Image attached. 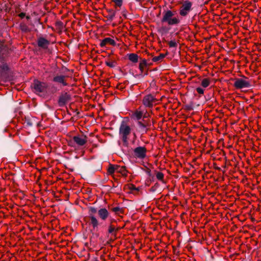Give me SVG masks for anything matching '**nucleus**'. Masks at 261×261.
Listing matches in <instances>:
<instances>
[{"mask_svg": "<svg viewBox=\"0 0 261 261\" xmlns=\"http://www.w3.org/2000/svg\"><path fill=\"white\" fill-rule=\"evenodd\" d=\"M88 209V216L87 218H85V220L88 222L89 225L92 226L93 230H97L99 222L94 214L97 212L98 213V210L94 206H89Z\"/></svg>", "mask_w": 261, "mask_h": 261, "instance_id": "obj_1", "label": "nucleus"}, {"mask_svg": "<svg viewBox=\"0 0 261 261\" xmlns=\"http://www.w3.org/2000/svg\"><path fill=\"white\" fill-rule=\"evenodd\" d=\"M131 128L124 121H122L119 127V135L123 142V145L127 147L128 145V136L130 134Z\"/></svg>", "mask_w": 261, "mask_h": 261, "instance_id": "obj_2", "label": "nucleus"}, {"mask_svg": "<svg viewBox=\"0 0 261 261\" xmlns=\"http://www.w3.org/2000/svg\"><path fill=\"white\" fill-rule=\"evenodd\" d=\"M163 18L161 19L162 23L166 22L168 25H172L177 24L180 20L176 17H173L174 13L170 10L164 11L163 13Z\"/></svg>", "mask_w": 261, "mask_h": 261, "instance_id": "obj_3", "label": "nucleus"}, {"mask_svg": "<svg viewBox=\"0 0 261 261\" xmlns=\"http://www.w3.org/2000/svg\"><path fill=\"white\" fill-rule=\"evenodd\" d=\"M31 87L34 89L35 93H43L46 91L48 85L46 83L35 80L32 84Z\"/></svg>", "mask_w": 261, "mask_h": 261, "instance_id": "obj_4", "label": "nucleus"}, {"mask_svg": "<svg viewBox=\"0 0 261 261\" xmlns=\"http://www.w3.org/2000/svg\"><path fill=\"white\" fill-rule=\"evenodd\" d=\"M244 79H234L233 80L234 81L233 86L237 89H241L245 88H249L251 87V84L249 82L245 80L248 79V77L243 76Z\"/></svg>", "mask_w": 261, "mask_h": 261, "instance_id": "obj_5", "label": "nucleus"}, {"mask_svg": "<svg viewBox=\"0 0 261 261\" xmlns=\"http://www.w3.org/2000/svg\"><path fill=\"white\" fill-rule=\"evenodd\" d=\"M71 95L68 92H62L59 96L58 104L60 107H64L71 100Z\"/></svg>", "mask_w": 261, "mask_h": 261, "instance_id": "obj_6", "label": "nucleus"}, {"mask_svg": "<svg viewBox=\"0 0 261 261\" xmlns=\"http://www.w3.org/2000/svg\"><path fill=\"white\" fill-rule=\"evenodd\" d=\"M137 125L141 132L146 133L151 126V122L149 119H141L137 122Z\"/></svg>", "mask_w": 261, "mask_h": 261, "instance_id": "obj_7", "label": "nucleus"}, {"mask_svg": "<svg viewBox=\"0 0 261 261\" xmlns=\"http://www.w3.org/2000/svg\"><path fill=\"white\" fill-rule=\"evenodd\" d=\"M192 3L189 1H184L182 6L180 7L179 14L182 16H186L192 10Z\"/></svg>", "mask_w": 261, "mask_h": 261, "instance_id": "obj_8", "label": "nucleus"}, {"mask_svg": "<svg viewBox=\"0 0 261 261\" xmlns=\"http://www.w3.org/2000/svg\"><path fill=\"white\" fill-rule=\"evenodd\" d=\"M146 151L145 147L139 146L134 149L133 155L136 159H143L146 156Z\"/></svg>", "mask_w": 261, "mask_h": 261, "instance_id": "obj_9", "label": "nucleus"}, {"mask_svg": "<svg viewBox=\"0 0 261 261\" xmlns=\"http://www.w3.org/2000/svg\"><path fill=\"white\" fill-rule=\"evenodd\" d=\"M156 101V98L152 95L148 94L144 97L142 101L145 107L151 108Z\"/></svg>", "mask_w": 261, "mask_h": 261, "instance_id": "obj_10", "label": "nucleus"}, {"mask_svg": "<svg viewBox=\"0 0 261 261\" xmlns=\"http://www.w3.org/2000/svg\"><path fill=\"white\" fill-rule=\"evenodd\" d=\"M87 137L85 135H82L81 136H75L73 137V141L78 146H82L86 143L87 142Z\"/></svg>", "mask_w": 261, "mask_h": 261, "instance_id": "obj_11", "label": "nucleus"}, {"mask_svg": "<svg viewBox=\"0 0 261 261\" xmlns=\"http://www.w3.org/2000/svg\"><path fill=\"white\" fill-rule=\"evenodd\" d=\"M65 78L66 76L57 74L53 77V81L65 86L68 85V84L66 82Z\"/></svg>", "mask_w": 261, "mask_h": 261, "instance_id": "obj_12", "label": "nucleus"}, {"mask_svg": "<svg viewBox=\"0 0 261 261\" xmlns=\"http://www.w3.org/2000/svg\"><path fill=\"white\" fill-rule=\"evenodd\" d=\"M50 44V41L46 39L44 37H40L38 39L37 44L39 47L43 49H46Z\"/></svg>", "mask_w": 261, "mask_h": 261, "instance_id": "obj_13", "label": "nucleus"}, {"mask_svg": "<svg viewBox=\"0 0 261 261\" xmlns=\"http://www.w3.org/2000/svg\"><path fill=\"white\" fill-rule=\"evenodd\" d=\"M99 217L102 220H106L109 216L110 213L106 208H100L98 210Z\"/></svg>", "mask_w": 261, "mask_h": 261, "instance_id": "obj_14", "label": "nucleus"}, {"mask_svg": "<svg viewBox=\"0 0 261 261\" xmlns=\"http://www.w3.org/2000/svg\"><path fill=\"white\" fill-rule=\"evenodd\" d=\"M107 44H109L110 45H112L113 46H116V42L115 41L111 38H105L103 40H102L99 44V45L101 47H103L106 46Z\"/></svg>", "mask_w": 261, "mask_h": 261, "instance_id": "obj_15", "label": "nucleus"}, {"mask_svg": "<svg viewBox=\"0 0 261 261\" xmlns=\"http://www.w3.org/2000/svg\"><path fill=\"white\" fill-rule=\"evenodd\" d=\"M8 52V48L3 43L0 42V61L1 62L4 61L3 56L7 54Z\"/></svg>", "mask_w": 261, "mask_h": 261, "instance_id": "obj_16", "label": "nucleus"}, {"mask_svg": "<svg viewBox=\"0 0 261 261\" xmlns=\"http://www.w3.org/2000/svg\"><path fill=\"white\" fill-rule=\"evenodd\" d=\"M107 11L108 12L109 14L106 16H104L105 17L108 18V21H112L115 17L116 11L113 10V9H107Z\"/></svg>", "mask_w": 261, "mask_h": 261, "instance_id": "obj_17", "label": "nucleus"}, {"mask_svg": "<svg viewBox=\"0 0 261 261\" xmlns=\"http://www.w3.org/2000/svg\"><path fill=\"white\" fill-rule=\"evenodd\" d=\"M142 112L136 111L133 113L132 115V118H133L135 120H137L138 121H139L142 119Z\"/></svg>", "mask_w": 261, "mask_h": 261, "instance_id": "obj_18", "label": "nucleus"}, {"mask_svg": "<svg viewBox=\"0 0 261 261\" xmlns=\"http://www.w3.org/2000/svg\"><path fill=\"white\" fill-rule=\"evenodd\" d=\"M128 59L133 63H136L138 62V56L135 53L128 54L127 55Z\"/></svg>", "mask_w": 261, "mask_h": 261, "instance_id": "obj_19", "label": "nucleus"}, {"mask_svg": "<svg viewBox=\"0 0 261 261\" xmlns=\"http://www.w3.org/2000/svg\"><path fill=\"white\" fill-rule=\"evenodd\" d=\"M2 63V64L0 65V72L2 74H6L9 70V68L7 64L4 63L3 61Z\"/></svg>", "mask_w": 261, "mask_h": 261, "instance_id": "obj_20", "label": "nucleus"}, {"mask_svg": "<svg viewBox=\"0 0 261 261\" xmlns=\"http://www.w3.org/2000/svg\"><path fill=\"white\" fill-rule=\"evenodd\" d=\"M148 65L146 59H142L139 64V69L141 71V74H142L144 71V67Z\"/></svg>", "mask_w": 261, "mask_h": 261, "instance_id": "obj_21", "label": "nucleus"}, {"mask_svg": "<svg viewBox=\"0 0 261 261\" xmlns=\"http://www.w3.org/2000/svg\"><path fill=\"white\" fill-rule=\"evenodd\" d=\"M117 229H116L115 227L112 224H110L108 228V233L109 234H111L112 236H114L115 237H116V233Z\"/></svg>", "mask_w": 261, "mask_h": 261, "instance_id": "obj_22", "label": "nucleus"}, {"mask_svg": "<svg viewBox=\"0 0 261 261\" xmlns=\"http://www.w3.org/2000/svg\"><path fill=\"white\" fill-rule=\"evenodd\" d=\"M119 167V166H118V165H116V167H115V166L113 165L110 164L109 167L108 169V172L109 174H113L114 173L115 170H118Z\"/></svg>", "mask_w": 261, "mask_h": 261, "instance_id": "obj_23", "label": "nucleus"}, {"mask_svg": "<svg viewBox=\"0 0 261 261\" xmlns=\"http://www.w3.org/2000/svg\"><path fill=\"white\" fill-rule=\"evenodd\" d=\"M166 55L163 54H160L159 56L154 57L152 60L154 62H160L165 57Z\"/></svg>", "mask_w": 261, "mask_h": 261, "instance_id": "obj_24", "label": "nucleus"}, {"mask_svg": "<svg viewBox=\"0 0 261 261\" xmlns=\"http://www.w3.org/2000/svg\"><path fill=\"white\" fill-rule=\"evenodd\" d=\"M170 28H168L166 27H162L158 29V32L160 33L162 35H164L168 33Z\"/></svg>", "mask_w": 261, "mask_h": 261, "instance_id": "obj_25", "label": "nucleus"}, {"mask_svg": "<svg viewBox=\"0 0 261 261\" xmlns=\"http://www.w3.org/2000/svg\"><path fill=\"white\" fill-rule=\"evenodd\" d=\"M117 172L121 173L123 176L126 177L127 176V170L125 166H122L118 168Z\"/></svg>", "mask_w": 261, "mask_h": 261, "instance_id": "obj_26", "label": "nucleus"}, {"mask_svg": "<svg viewBox=\"0 0 261 261\" xmlns=\"http://www.w3.org/2000/svg\"><path fill=\"white\" fill-rule=\"evenodd\" d=\"M20 29L23 32H28L30 31L29 27L24 23H20Z\"/></svg>", "mask_w": 261, "mask_h": 261, "instance_id": "obj_27", "label": "nucleus"}, {"mask_svg": "<svg viewBox=\"0 0 261 261\" xmlns=\"http://www.w3.org/2000/svg\"><path fill=\"white\" fill-rule=\"evenodd\" d=\"M201 85L204 88L208 87L210 85V80L208 79H203Z\"/></svg>", "mask_w": 261, "mask_h": 261, "instance_id": "obj_28", "label": "nucleus"}, {"mask_svg": "<svg viewBox=\"0 0 261 261\" xmlns=\"http://www.w3.org/2000/svg\"><path fill=\"white\" fill-rule=\"evenodd\" d=\"M115 3V6L121 7L123 4V0H112Z\"/></svg>", "mask_w": 261, "mask_h": 261, "instance_id": "obj_29", "label": "nucleus"}, {"mask_svg": "<svg viewBox=\"0 0 261 261\" xmlns=\"http://www.w3.org/2000/svg\"><path fill=\"white\" fill-rule=\"evenodd\" d=\"M106 64L111 67V68H114L116 66V62L115 61H112V62H109V61H106Z\"/></svg>", "mask_w": 261, "mask_h": 261, "instance_id": "obj_30", "label": "nucleus"}, {"mask_svg": "<svg viewBox=\"0 0 261 261\" xmlns=\"http://www.w3.org/2000/svg\"><path fill=\"white\" fill-rule=\"evenodd\" d=\"M155 172L156 178L160 180H163L164 176V174L162 172H157L156 171Z\"/></svg>", "mask_w": 261, "mask_h": 261, "instance_id": "obj_31", "label": "nucleus"}, {"mask_svg": "<svg viewBox=\"0 0 261 261\" xmlns=\"http://www.w3.org/2000/svg\"><path fill=\"white\" fill-rule=\"evenodd\" d=\"M24 123L26 124V125L29 127H32L33 125V123L32 122V120L30 119V118H25L24 120Z\"/></svg>", "mask_w": 261, "mask_h": 261, "instance_id": "obj_32", "label": "nucleus"}, {"mask_svg": "<svg viewBox=\"0 0 261 261\" xmlns=\"http://www.w3.org/2000/svg\"><path fill=\"white\" fill-rule=\"evenodd\" d=\"M128 188L132 191H135L137 192H138L140 190V188L139 187L137 188L135 186V185L133 184H129L128 185Z\"/></svg>", "mask_w": 261, "mask_h": 261, "instance_id": "obj_33", "label": "nucleus"}, {"mask_svg": "<svg viewBox=\"0 0 261 261\" xmlns=\"http://www.w3.org/2000/svg\"><path fill=\"white\" fill-rule=\"evenodd\" d=\"M159 187V184L158 183H155L154 184V185L153 186H152L150 189V192H152V193H154L155 192L157 189L158 188V187Z\"/></svg>", "mask_w": 261, "mask_h": 261, "instance_id": "obj_34", "label": "nucleus"}, {"mask_svg": "<svg viewBox=\"0 0 261 261\" xmlns=\"http://www.w3.org/2000/svg\"><path fill=\"white\" fill-rule=\"evenodd\" d=\"M169 46L170 47H175L176 48L177 46V43L174 40H171L168 43Z\"/></svg>", "mask_w": 261, "mask_h": 261, "instance_id": "obj_35", "label": "nucleus"}, {"mask_svg": "<svg viewBox=\"0 0 261 261\" xmlns=\"http://www.w3.org/2000/svg\"><path fill=\"white\" fill-rule=\"evenodd\" d=\"M186 109L189 111L193 110L194 109L193 103L191 102L190 103L187 105L186 106Z\"/></svg>", "mask_w": 261, "mask_h": 261, "instance_id": "obj_36", "label": "nucleus"}, {"mask_svg": "<svg viewBox=\"0 0 261 261\" xmlns=\"http://www.w3.org/2000/svg\"><path fill=\"white\" fill-rule=\"evenodd\" d=\"M112 210L113 212H115V213H118V212H122V209L118 206L113 207L112 209Z\"/></svg>", "mask_w": 261, "mask_h": 261, "instance_id": "obj_37", "label": "nucleus"}, {"mask_svg": "<svg viewBox=\"0 0 261 261\" xmlns=\"http://www.w3.org/2000/svg\"><path fill=\"white\" fill-rule=\"evenodd\" d=\"M145 171L149 177L152 178V179L154 178V176L151 174V170L149 168H146V169Z\"/></svg>", "mask_w": 261, "mask_h": 261, "instance_id": "obj_38", "label": "nucleus"}, {"mask_svg": "<svg viewBox=\"0 0 261 261\" xmlns=\"http://www.w3.org/2000/svg\"><path fill=\"white\" fill-rule=\"evenodd\" d=\"M196 91L199 94H203L204 90L201 87H198L196 88Z\"/></svg>", "mask_w": 261, "mask_h": 261, "instance_id": "obj_39", "label": "nucleus"}, {"mask_svg": "<svg viewBox=\"0 0 261 261\" xmlns=\"http://www.w3.org/2000/svg\"><path fill=\"white\" fill-rule=\"evenodd\" d=\"M56 25L60 28H63L64 27L63 23L61 21H57Z\"/></svg>", "mask_w": 261, "mask_h": 261, "instance_id": "obj_40", "label": "nucleus"}, {"mask_svg": "<svg viewBox=\"0 0 261 261\" xmlns=\"http://www.w3.org/2000/svg\"><path fill=\"white\" fill-rule=\"evenodd\" d=\"M149 117V115L147 114H144L143 115V114H142V119H148V117Z\"/></svg>", "mask_w": 261, "mask_h": 261, "instance_id": "obj_41", "label": "nucleus"}, {"mask_svg": "<svg viewBox=\"0 0 261 261\" xmlns=\"http://www.w3.org/2000/svg\"><path fill=\"white\" fill-rule=\"evenodd\" d=\"M25 16V13H24V12H22V13H20L19 14V16L21 18H23Z\"/></svg>", "mask_w": 261, "mask_h": 261, "instance_id": "obj_42", "label": "nucleus"}, {"mask_svg": "<svg viewBox=\"0 0 261 261\" xmlns=\"http://www.w3.org/2000/svg\"><path fill=\"white\" fill-rule=\"evenodd\" d=\"M215 169H216V170H219V171L221 170V168H220V167H215Z\"/></svg>", "mask_w": 261, "mask_h": 261, "instance_id": "obj_43", "label": "nucleus"}, {"mask_svg": "<svg viewBox=\"0 0 261 261\" xmlns=\"http://www.w3.org/2000/svg\"><path fill=\"white\" fill-rule=\"evenodd\" d=\"M26 18H27L28 20H29V19H30V16H27L26 17Z\"/></svg>", "mask_w": 261, "mask_h": 261, "instance_id": "obj_44", "label": "nucleus"}, {"mask_svg": "<svg viewBox=\"0 0 261 261\" xmlns=\"http://www.w3.org/2000/svg\"><path fill=\"white\" fill-rule=\"evenodd\" d=\"M153 179H154V178H153V179H152V178L149 177V180H150V181H153Z\"/></svg>", "mask_w": 261, "mask_h": 261, "instance_id": "obj_45", "label": "nucleus"}, {"mask_svg": "<svg viewBox=\"0 0 261 261\" xmlns=\"http://www.w3.org/2000/svg\"><path fill=\"white\" fill-rule=\"evenodd\" d=\"M95 236H96V237H98L99 234H98V233H96V234H95Z\"/></svg>", "mask_w": 261, "mask_h": 261, "instance_id": "obj_46", "label": "nucleus"}, {"mask_svg": "<svg viewBox=\"0 0 261 261\" xmlns=\"http://www.w3.org/2000/svg\"><path fill=\"white\" fill-rule=\"evenodd\" d=\"M80 114V112H78L77 113V114Z\"/></svg>", "mask_w": 261, "mask_h": 261, "instance_id": "obj_47", "label": "nucleus"}, {"mask_svg": "<svg viewBox=\"0 0 261 261\" xmlns=\"http://www.w3.org/2000/svg\"><path fill=\"white\" fill-rule=\"evenodd\" d=\"M95 261H98V260H97V259L96 258V259H95Z\"/></svg>", "mask_w": 261, "mask_h": 261, "instance_id": "obj_48", "label": "nucleus"}]
</instances>
